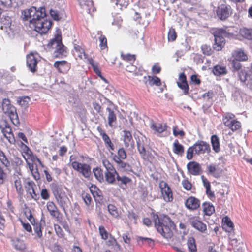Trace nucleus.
Returning <instances> with one entry per match:
<instances>
[{
	"instance_id": "1",
	"label": "nucleus",
	"mask_w": 252,
	"mask_h": 252,
	"mask_svg": "<svg viewBox=\"0 0 252 252\" xmlns=\"http://www.w3.org/2000/svg\"><path fill=\"white\" fill-rule=\"evenodd\" d=\"M154 218L157 230L164 238L167 239L171 238L175 225L170 219L167 216L159 218L158 215L154 216Z\"/></svg>"
},
{
	"instance_id": "2",
	"label": "nucleus",
	"mask_w": 252,
	"mask_h": 252,
	"mask_svg": "<svg viewBox=\"0 0 252 252\" xmlns=\"http://www.w3.org/2000/svg\"><path fill=\"white\" fill-rule=\"evenodd\" d=\"M45 16V8L40 7L37 9L34 6L23 10L21 15L23 20L29 21V26L30 25L35 24L36 20H38L39 17L42 18Z\"/></svg>"
},
{
	"instance_id": "3",
	"label": "nucleus",
	"mask_w": 252,
	"mask_h": 252,
	"mask_svg": "<svg viewBox=\"0 0 252 252\" xmlns=\"http://www.w3.org/2000/svg\"><path fill=\"white\" fill-rule=\"evenodd\" d=\"M52 193L59 206L65 212L66 208L70 204V201L63 188L57 184L52 186Z\"/></svg>"
},
{
	"instance_id": "4",
	"label": "nucleus",
	"mask_w": 252,
	"mask_h": 252,
	"mask_svg": "<svg viewBox=\"0 0 252 252\" xmlns=\"http://www.w3.org/2000/svg\"><path fill=\"white\" fill-rule=\"evenodd\" d=\"M214 36V43L213 48L219 51L222 50L225 44V37H229L231 34L223 29H217L213 32Z\"/></svg>"
},
{
	"instance_id": "5",
	"label": "nucleus",
	"mask_w": 252,
	"mask_h": 252,
	"mask_svg": "<svg viewBox=\"0 0 252 252\" xmlns=\"http://www.w3.org/2000/svg\"><path fill=\"white\" fill-rule=\"evenodd\" d=\"M47 47L49 49L54 50L53 55L56 58L66 55V48L62 43L61 35L57 34L54 38L51 40Z\"/></svg>"
},
{
	"instance_id": "6",
	"label": "nucleus",
	"mask_w": 252,
	"mask_h": 252,
	"mask_svg": "<svg viewBox=\"0 0 252 252\" xmlns=\"http://www.w3.org/2000/svg\"><path fill=\"white\" fill-rule=\"evenodd\" d=\"M2 109L3 113L9 117L13 124L17 125L19 124L16 108L11 104L8 99L5 98L2 100Z\"/></svg>"
},
{
	"instance_id": "7",
	"label": "nucleus",
	"mask_w": 252,
	"mask_h": 252,
	"mask_svg": "<svg viewBox=\"0 0 252 252\" xmlns=\"http://www.w3.org/2000/svg\"><path fill=\"white\" fill-rule=\"evenodd\" d=\"M51 26V22L47 20L45 16L39 17L36 20L35 24L30 25V28L34 29L36 32L40 34H45L47 32Z\"/></svg>"
},
{
	"instance_id": "8",
	"label": "nucleus",
	"mask_w": 252,
	"mask_h": 252,
	"mask_svg": "<svg viewBox=\"0 0 252 252\" xmlns=\"http://www.w3.org/2000/svg\"><path fill=\"white\" fill-rule=\"evenodd\" d=\"M235 116L232 113H226L223 119L225 126L230 128L233 131L239 129L241 126L240 122L234 119Z\"/></svg>"
},
{
	"instance_id": "9",
	"label": "nucleus",
	"mask_w": 252,
	"mask_h": 252,
	"mask_svg": "<svg viewBox=\"0 0 252 252\" xmlns=\"http://www.w3.org/2000/svg\"><path fill=\"white\" fill-rule=\"evenodd\" d=\"M72 168L84 177L88 178L91 173V167L87 164L82 163L77 161H73L71 163Z\"/></svg>"
},
{
	"instance_id": "10",
	"label": "nucleus",
	"mask_w": 252,
	"mask_h": 252,
	"mask_svg": "<svg viewBox=\"0 0 252 252\" xmlns=\"http://www.w3.org/2000/svg\"><path fill=\"white\" fill-rule=\"evenodd\" d=\"M159 187L164 200L167 202L172 201L173 200L172 192L167 184L165 182L161 181L159 183Z\"/></svg>"
},
{
	"instance_id": "11",
	"label": "nucleus",
	"mask_w": 252,
	"mask_h": 252,
	"mask_svg": "<svg viewBox=\"0 0 252 252\" xmlns=\"http://www.w3.org/2000/svg\"><path fill=\"white\" fill-rule=\"evenodd\" d=\"M38 54L32 53L27 56V65L32 72L36 71V66L38 63Z\"/></svg>"
},
{
	"instance_id": "12",
	"label": "nucleus",
	"mask_w": 252,
	"mask_h": 252,
	"mask_svg": "<svg viewBox=\"0 0 252 252\" xmlns=\"http://www.w3.org/2000/svg\"><path fill=\"white\" fill-rule=\"evenodd\" d=\"M231 8L229 5L225 4L220 5L217 9V14L218 17L221 20L226 19L231 13Z\"/></svg>"
},
{
	"instance_id": "13",
	"label": "nucleus",
	"mask_w": 252,
	"mask_h": 252,
	"mask_svg": "<svg viewBox=\"0 0 252 252\" xmlns=\"http://www.w3.org/2000/svg\"><path fill=\"white\" fill-rule=\"evenodd\" d=\"M195 149V154H201L206 152L209 153L210 151V147L208 144L202 141L196 142L193 145Z\"/></svg>"
},
{
	"instance_id": "14",
	"label": "nucleus",
	"mask_w": 252,
	"mask_h": 252,
	"mask_svg": "<svg viewBox=\"0 0 252 252\" xmlns=\"http://www.w3.org/2000/svg\"><path fill=\"white\" fill-rule=\"evenodd\" d=\"M190 223L192 226L201 232L204 233L207 230V226L197 218L190 219Z\"/></svg>"
},
{
	"instance_id": "15",
	"label": "nucleus",
	"mask_w": 252,
	"mask_h": 252,
	"mask_svg": "<svg viewBox=\"0 0 252 252\" xmlns=\"http://www.w3.org/2000/svg\"><path fill=\"white\" fill-rule=\"evenodd\" d=\"M79 4L83 9L88 13H91L95 11V8L93 5L91 0H77Z\"/></svg>"
},
{
	"instance_id": "16",
	"label": "nucleus",
	"mask_w": 252,
	"mask_h": 252,
	"mask_svg": "<svg viewBox=\"0 0 252 252\" xmlns=\"http://www.w3.org/2000/svg\"><path fill=\"white\" fill-rule=\"evenodd\" d=\"M185 205L189 210H195L199 207L200 201L198 199L194 197H190L186 200Z\"/></svg>"
},
{
	"instance_id": "17",
	"label": "nucleus",
	"mask_w": 252,
	"mask_h": 252,
	"mask_svg": "<svg viewBox=\"0 0 252 252\" xmlns=\"http://www.w3.org/2000/svg\"><path fill=\"white\" fill-rule=\"evenodd\" d=\"M117 175H119L115 169L113 170L105 171V179L107 183L113 184L117 179Z\"/></svg>"
},
{
	"instance_id": "18",
	"label": "nucleus",
	"mask_w": 252,
	"mask_h": 252,
	"mask_svg": "<svg viewBox=\"0 0 252 252\" xmlns=\"http://www.w3.org/2000/svg\"><path fill=\"white\" fill-rule=\"evenodd\" d=\"M179 79L180 82H177L178 86L184 91L185 94H187L189 91V86L186 81V77L184 73H181Z\"/></svg>"
},
{
	"instance_id": "19",
	"label": "nucleus",
	"mask_w": 252,
	"mask_h": 252,
	"mask_svg": "<svg viewBox=\"0 0 252 252\" xmlns=\"http://www.w3.org/2000/svg\"><path fill=\"white\" fill-rule=\"evenodd\" d=\"M47 209L50 215L54 218H58L59 215V211L55 204L53 201H48L46 204Z\"/></svg>"
},
{
	"instance_id": "20",
	"label": "nucleus",
	"mask_w": 252,
	"mask_h": 252,
	"mask_svg": "<svg viewBox=\"0 0 252 252\" xmlns=\"http://www.w3.org/2000/svg\"><path fill=\"white\" fill-rule=\"evenodd\" d=\"M187 168L189 173L193 175H199L200 173V165L195 162H190L187 164Z\"/></svg>"
},
{
	"instance_id": "21",
	"label": "nucleus",
	"mask_w": 252,
	"mask_h": 252,
	"mask_svg": "<svg viewBox=\"0 0 252 252\" xmlns=\"http://www.w3.org/2000/svg\"><path fill=\"white\" fill-rule=\"evenodd\" d=\"M145 84L146 85L152 86L155 85L159 86L161 85V82L160 79L157 76H144V80Z\"/></svg>"
},
{
	"instance_id": "22",
	"label": "nucleus",
	"mask_w": 252,
	"mask_h": 252,
	"mask_svg": "<svg viewBox=\"0 0 252 252\" xmlns=\"http://www.w3.org/2000/svg\"><path fill=\"white\" fill-rule=\"evenodd\" d=\"M106 111L108 112L107 116L108 124L110 127H113L115 126L116 123V115L114 112L109 107L106 108Z\"/></svg>"
},
{
	"instance_id": "23",
	"label": "nucleus",
	"mask_w": 252,
	"mask_h": 252,
	"mask_svg": "<svg viewBox=\"0 0 252 252\" xmlns=\"http://www.w3.org/2000/svg\"><path fill=\"white\" fill-rule=\"evenodd\" d=\"M232 56L235 59L239 61H246L248 59L247 55L241 49L234 51Z\"/></svg>"
},
{
	"instance_id": "24",
	"label": "nucleus",
	"mask_w": 252,
	"mask_h": 252,
	"mask_svg": "<svg viewBox=\"0 0 252 252\" xmlns=\"http://www.w3.org/2000/svg\"><path fill=\"white\" fill-rule=\"evenodd\" d=\"M213 72L216 76L223 75L227 73V69L225 66L217 65L214 67Z\"/></svg>"
},
{
	"instance_id": "25",
	"label": "nucleus",
	"mask_w": 252,
	"mask_h": 252,
	"mask_svg": "<svg viewBox=\"0 0 252 252\" xmlns=\"http://www.w3.org/2000/svg\"><path fill=\"white\" fill-rule=\"evenodd\" d=\"M151 127L156 132L161 133L166 130V126L160 123H152L151 125Z\"/></svg>"
},
{
	"instance_id": "26",
	"label": "nucleus",
	"mask_w": 252,
	"mask_h": 252,
	"mask_svg": "<svg viewBox=\"0 0 252 252\" xmlns=\"http://www.w3.org/2000/svg\"><path fill=\"white\" fill-rule=\"evenodd\" d=\"M107 209L110 214L115 218H118L120 217V212L116 206L113 204H109Z\"/></svg>"
},
{
	"instance_id": "27",
	"label": "nucleus",
	"mask_w": 252,
	"mask_h": 252,
	"mask_svg": "<svg viewBox=\"0 0 252 252\" xmlns=\"http://www.w3.org/2000/svg\"><path fill=\"white\" fill-rule=\"evenodd\" d=\"M132 135L131 133L128 131H123V140L126 147H128L130 145H131Z\"/></svg>"
},
{
	"instance_id": "28",
	"label": "nucleus",
	"mask_w": 252,
	"mask_h": 252,
	"mask_svg": "<svg viewBox=\"0 0 252 252\" xmlns=\"http://www.w3.org/2000/svg\"><path fill=\"white\" fill-rule=\"evenodd\" d=\"M100 135L102 136L103 140L104 141L106 146L109 148V150H114V145L112 143L109 137L104 132H101Z\"/></svg>"
},
{
	"instance_id": "29",
	"label": "nucleus",
	"mask_w": 252,
	"mask_h": 252,
	"mask_svg": "<svg viewBox=\"0 0 252 252\" xmlns=\"http://www.w3.org/2000/svg\"><path fill=\"white\" fill-rule=\"evenodd\" d=\"M173 151L174 152L180 156L183 155L184 152V148L183 145L179 144L178 141L176 140L173 143Z\"/></svg>"
},
{
	"instance_id": "30",
	"label": "nucleus",
	"mask_w": 252,
	"mask_h": 252,
	"mask_svg": "<svg viewBox=\"0 0 252 252\" xmlns=\"http://www.w3.org/2000/svg\"><path fill=\"white\" fill-rule=\"evenodd\" d=\"M240 34L245 38L252 40V29H242L240 30Z\"/></svg>"
},
{
	"instance_id": "31",
	"label": "nucleus",
	"mask_w": 252,
	"mask_h": 252,
	"mask_svg": "<svg viewBox=\"0 0 252 252\" xmlns=\"http://www.w3.org/2000/svg\"><path fill=\"white\" fill-rule=\"evenodd\" d=\"M113 159L115 162L117 164V166L119 168L122 170H128L129 166L128 164L123 161L120 159L119 158H117L116 156H115L113 158Z\"/></svg>"
},
{
	"instance_id": "32",
	"label": "nucleus",
	"mask_w": 252,
	"mask_h": 252,
	"mask_svg": "<svg viewBox=\"0 0 252 252\" xmlns=\"http://www.w3.org/2000/svg\"><path fill=\"white\" fill-rule=\"evenodd\" d=\"M126 71L133 73L135 75H142V73L139 69H138L137 67L134 65L131 62L128 63V64L126 67Z\"/></svg>"
},
{
	"instance_id": "33",
	"label": "nucleus",
	"mask_w": 252,
	"mask_h": 252,
	"mask_svg": "<svg viewBox=\"0 0 252 252\" xmlns=\"http://www.w3.org/2000/svg\"><path fill=\"white\" fill-rule=\"evenodd\" d=\"M211 144L213 149L216 152H218L220 151V142L217 135H214L211 136Z\"/></svg>"
},
{
	"instance_id": "34",
	"label": "nucleus",
	"mask_w": 252,
	"mask_h": 252,
	"mask_svg": "<svg viewBox=\"0 0 252 252\" xmlns=\"http://www.w3.org/2000/svg\"><path fill=\"white\" fill-rule=\"evenodd\" d=\"M203 211L204 213L208 216L212 215L215 211L214 207L209 203L203 204Z\"/></svg>"
},
{
	"instance_id": "35",
	"label": "nucleus",
	"mask_w": 252,
	"mask_h": 252,
	"mask_svg": "<svg viewBox=\"0 0 252 252\" xmlns=\"http://www.w3.org/2000/svg\"><path fill=\"white\" fill-rule=\"evenodd\" d=\"M222 221L223 223V227H227V228H226V231L230 232L232 230L233 228V223L229 218L227 216L224 217L222 219Z\"/></svg>"
},
{
	"instance_id": "36",
	"label": "nucleus",
	"mask_w": 252,
	"mask_h": 252,
	"mask_svg": "<svg viewBox=\"0 0 252 252\" xmlns=\"http://www.w3.org/2000/svg\"><path fill=\"white\" fill-rule=\"evenodd\" d=\"M74 49L77 53L78 57L80 59H82L83 58H87V56L85 53L84 50L81 46L75 44L74 46Z\"/></svg>"
},
{
	"instance_id": "37",
	"label": "nucleus",
	"mask_w": 252,
	"mask_h": 252,
	"mask_svg": "<svg viewBox=\"0 0 252 252\" xmlns=\"http://www.w3.org/2000/svg\"><path fill=\"white\" fill-rule=\"evenodd\" d=\"M207 169L209 173L214 177L218 178L220 176L219 170L214 165H210L207 166Z\"/></svg>"
},
{
	"instance_id": "38",
	"label": "nucleus",
	"mask_w": 252,
	"mask_h": 252,
	"mask_svg": "<svg viewBox=\"0 0 252 252\" xmlns=\"http://www.w3.org/2000/svg\"><path fill=\"white\" fill-rule=\"evenodd\" d=\"M188 247L190 252H196V247L195 239L192 237H190L188 240Z\"/></svg>"
},
{
	"instance_id": "39",
	"label": "nucleus",
	"mask_w": 252,
	"mask_h": 252,
	"mask_svg": "<svg viewBox=\"0 0 252 252\" xmlns=\"http://www.w3.org/2000/svg\"><path fill=\"white\" fill-rule=\"evenodd\" d=\"M93 172L96 179L101 182L104 181L103 175L102 171L101 169L96 168L93 169Z\"/></svg>"
},
{
	"instance_id": "40",
	"label": "nucleus",
	"mask_w": 252,
	"mask_h": 252,
	"mask_svg": "<svg viewBox=\"0 0 252 252\" xmlns=\"http://www.w3.org/2000/svg\"><path fill=\"white\" fill-rule=\"evenodd\" d=\"M0 161L6 167L10 166V161L7 159L4 153L0 149Z\"/></svg>"
},
{
	"instance_id": "41",
	"label": "nucleus",
	"mask_w": 252,
	"mask_h": 252,
	"mask_svg": "<svg viewBox=\"0 0 252 252\" xmlns=\"http://www.w3.org/2000/svg\"><path fill=\"white\" fill-rule=\"evenodd\" d=\"M138 150L143 159H147L148 158L146 151L143 144L140 142H137Z\"/></svg>"
},
{
	"instance_id": "42",
	"label": "nucleus",
	"mask_w": 252,
	"mask_h": 252,
	"mask_svg": "<svg viewBox=\"0 0 252 252\" xmlns=\"http://www.w3.org/2000/svg\"><path fill=\"white\" fill-rule=\"evenodd\" d=\"M118 182V184L120 186H122V184L126 185L127 183L131 182V179L126 176H122L121 177L119 175H117V180Z\"/></svg>"
},
{
	"instance_id": "43",
	"label": "nucleus",
	"mask_w": 252,
	"mask_h": 252,
	"mask_svg": "<svg viewBox=\"0 0 252 252\" xmlns=\"http://www.w3.org/2000/svg\"><path fill=\"white\" fill-rule=\"evenodd\" d=\"M14 185L18 193L19 194H21L23 193V189L21 180L20 179H16L14 182Z\"/></svg>"
},
{
	"instance_id": "44",
	"label": "nucleus",
	"mask_w": 252,
	"mask_h": 252,
	"mask_svg": "<svg viewBox=\"0 0 252 252\" xmlns=\"http://www.w3.org/2000/svg\"><path fill=\"white\" fill-rule=\"evenodd\" d=\"M248 77V73L245 70H241L238 73V77L241 82L244 83Z\"/></svg>"
},
{
	"instance_id": "45",
	"label": "nucleus",
	"mask_w": 252,
	"mask_h": 252,
	"mask_svg": "<svg viewBox=\"0 0 252 252\" xmlns=\"http://www.w3.org/2000/svg\"><path fill=\"white\" fill-rule=\"evenodd\" d=\"M99 232L102 239L106 240L108 238L109 233L104 226L101 225L99 227Z\"/></svg>"
},
{
	"instance_id": "46",
	"label": "nucleus",
	"mask_w": 252,
	"mask_h": 252,
	"mask_svg": "<svg viewBox=\"0 0 252 252\" xmlns=\"http://www.w3.org/2000/svg\"><path fill=\"white\" fill-rule=\"evenodd\" d=\"M82 198L85 203V204L89 206L91 204L92 202V199L91 195L87 193H83L82 194Z\"/></svg>"
},
{
	"instance_id": "47",
	"label": "nucleus",
	"mask_w": 252,
	"mask_h": 252,
	"mask_svg": "<svg viewBox=\"0 0 252 252\" xmlns=\"http://www.w3.org/2000/svg\"><path fill=\"white\" fill-rule=\"evenodd\" d=\"M29 101L30 98L28 96H26L20 98V99L18 100V103L21 106L24 108H26L28 105Z\"/></svg>"
},
{
	"instance_id": "48",
	"label": "nucleus",
	"mask_w": 252,
	"mask_h": 252,
	"mask_svg": "<svg viewBox=\"0 0 252 252\" xmlns=\"http://www.w3.org/2000/svg\"><path fill=\"white\" fill-rule=\"evenodd\" d=\"M103 165L105 168L106 171H110L115 169L112 164L107 159H104L102 161Z\"/></svg>"
},
{
	"instance_id": "49",
	"label": "nucleus",
	"mask_w": 252,
	"mask_h": 252,
	"mask_svg": "<svg viewBox=\"0 0 252 252\" xmlns=\"http://www.w3.org/2000/svg\"><path fill=\"white\" fill-rule=\"evenodd\" d=\"M99 40L100 41L99 46L102 49L107 47V39L104 35H101L99 37Z\"/></svg>"
},
{
	"instance_id": "50",
	"label": "nucleus",
	"mask_w": 252,
	"mask_h": 252,
	"mask_svg": "<svg viewBox=\"0 0 252 252\" xmlns=\"http://www.w3.org/2000/svg\"><path fill=\"white\" fill-rule=\"evenodd\" d=\"M33 229L35 233L37 234L38 237H41L42 235V231L41 230L40 225L39 223L34 224Z\"/></svg>"
},
{
	"instance_id": "51",
	"label": "nucleus",
	"mask_w": 252,
	"mask_h": 252,
	"mask_svg": "<svg viewBox=\"0 0 252 252\" xmlns=\"http://www.w3.org/2000/svg\"><path fill=\"white\" fill-rule=\"evenodd\" d=\"M117 158H119L120 159H125L126 158V154L125 150L123 148H120L118 151Z\"/></svg>"
},
{
	"instance_id": "52",
	"label": "nucleus",
	"mask_w": 252,
	"mask_h": 252,
	"mask_svg": "<svg viewBox=\"0 0 252 252\" xmlns=\"http://www.w3.org/2000/svg\"><path fill=\"white\" fill-rule=\"evenodd\" d=\"M168 38L169 40L171 41H173L176 39V33L174 29H170L168 32Z\"/></svg>"
},
{
	"instance_id": "53",
	"label": "nucleus",
	"mask_w": 252,
	"mask_h": 252,
	"mask_svg": "<svg viewBox=\"0 0 252 252\" xmlns=\"http://www.w3.org/2000/svg\"><path fill=\"white\" fill-rule=\"evenodd\" d=\"M194 152L195 153V149L193 145L189 147L187 152V158L189 160L191 159L193 157Z\"/></svg>"
},
{
	"instance_id": "54",
	"label": "nucleus",
	"mask_w": 252,
	"mask_h": 252,
	"mask_svg": "<svg viewBox=\"0 0 252 252\" xmlns=\"http://www.w3.org/2000/svg\"><path fill=\"white\" fill-rule=\"evenodd\" d=\"M7 175L4 172L3 169L0 166V184H3L5 180L6 179Z\"/></svg>"
},
{
	"instance_id": "55",
	"label": "nucleus",
	"mask_w": 252,
	"mask_h": 252,
	"mask_svg": "<svg viewBox=\"0 0 252 252\" xmlns=\"http://www.w3.org/2000/svg\"><path fill=\"white\" fill-rule=\"evenodd\" d=\"M182 185L187 190H189L191 189V184L187 180L185 179L182 182Z\"/></svg>"
},
{
	"instance_id": "56",
	"label": "nucleus",
	"mask_w": 252,
	"mask_h": 252,
	"mask_svg": "<svg viewBox=\"0 0 252 252\" xmlns=\"http://www.w3.org/2000/svg\"><path fill=\"white\" fill-rule=\"evenodd\" d=\"M232 67L234 71H238L241 68V63L237 60H233L232 61Z\"/></svg>"
},
{
	"instance_id": "57",
	"label": "nucleus",
	"mask_w": 252,
	"mask_h": 252,
	"mask_svg": "<svg viewBox=\"0 0 252 252\" xmlns=\"http://www.w3.org/2000/svg\"><path fill=\"white\" fill-rule=\"evenodd\" d=\"M50 14L52 17L55 20L58 21L61 18L59 12L56 10H51Z\"/></svg>"
},
{
	"instance_id": "58",
	"label": "nucleus",
	"mask_w": 252,
	"mask_h": 252,
	"mask_svg": "<svg viewBox=\"0 0 252 252\" xmlns=\"http://www.w3.org/2000/svg\"><path fill=\"white\" fill-rule=\"evenodd\" d=\"M203 53L207 55H210L211 54L212 51L210 46L204 45L201 47Z\"/></svg>"
},
{
	"instance_id": "59",
	"label": "nucleus",
	"mask_w": 252,
	"mask_h": 252,
	"mask_svg": "<svg viewBox=\"0 0 252 252\" xmlns=\"http://www.w3.org/2000/svg\"><path fill=\"white\" fill-rule=\"evenodd\" d=\"M6 220L4 217L0 214V230H4L5 227Z\"/></svg>"
},
{
	"instance_id": "60",
	"label": "nucleus",
	"mask_w": 252,
	"mask_h": 252,
	"mask_svg": "<svg viewBox=\"0 0 252 252\" xmlns=\"http://www.w3.org/2000/svg\"><path fill=\"white\" fill-rule=\"evenodd\" d=\"M173 134L175 136L180 135L183 136L184 135V132L182 130H179L177 127H175L173 128Z\"/></svg>"
},
{
	"instance_id": "61",
	"label": "nucleus",
	"mask_w": 252,
	"mask_h": 252,
	"mask_svg": "<svg viewBox=\"0 0 252 252\" xmlns=\"http://www.w3.org/2000/svg\"><path fill=\"white\" fill-rule=\"evenodd\" d=\"M20 220L24 229H25L28 232H30L32 231V227L29 223L23 222L22 220Z\"/></svg>"
},
{
	"instance_id": "62",
	"label": "nucleus",
	"mask_w": 252,
	"mask_h": 252,
	"mask_svg": "<svg viewBox=\"0 0 252 252\" xmlns=\"http://www.w3.org/2000/svg\"><path fill=\"white\" fill-rule=\"evenodd\" d=\"M2 132L4 136H6L9 134L12 133V130L9 126H5V127L2 129Z\"/></svg>"
},
{
	"instance_id": "63",
	"label": "nucleus",
	"mask_w": 252,
	"mask_h": 252,
	"mask_svg": "<svg viewBox=\"0 0 252 252\" xmlns=\"http://www.w3.org/2000/svg\"><path fill=\"white\" fill-rule=\"evenodd\" d=\"M41 195L43 199L47 200L49 198L48 192L46 189H42L41 192Z\"/></svg>"
},
{
	"instance_id": "64",
	"label": "nucleus",
	"mask_w": 252,
	"mask_h": 252,
	"mask_svg": "<svg viewBox=\"0 0 252 252\" xmlns=\"http://www.w3.org/2000/svg\"><path fill=\"white\" fill-rule=\"evenodd\" d=\"M67 149L66 147L62 146L60 147L59 153L60 156H64L67 152Z\"/></svg>"
}]
</instances>
